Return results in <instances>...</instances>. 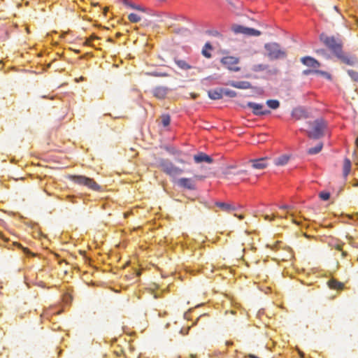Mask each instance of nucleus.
<instances>
[{"mask_svg":"<svg viewBox=\"0 0 358 358\" xmlns=\"http://www.w3.org/2000/svg\"><path fill=\"white\" fill-rule=\"evenodd\" d=\"M123 2L125 5L130 6L134 9L142 10V8L140 6H136L135 4L132 3L129 0H123Z\"/></svg>","mask_w":358,"mask_h":358,"instance_id":"nucleus-30","label":"nucleus"},{"mask_svg":"<svg viewBox=\"0 0 358 358\" xmlns=\"http://www.w3.org/2000/svg\"><path fill=\"white\" fill-rule=\"evenodd\" d=\"M268 57L272 59H282L285 56V51L282 50L278 43H268L265 45Z\"/></svg>","mask_w":358,"mask_h":358,"instance_id":"nucleus-5","label":"nucleus"},{"mask_svg":"<svg viewBox=\"0 0 358 358\" xmlns=\"http://www.w3.org/2000/svg\"><path fill=\"white\" fill-rule=\"evenodd\" d=\"M320 39L342 63L349 66L355 64L357 60V57L344 52L342 49V44L338 42L334 36L322 34L320 36Z\"/></svg>","mask_w":358,"mask_h":358,"instance_id":"nucleus-1","label":"nucleus"},{"mask_svg":"<svg viewBox=\"0 0 358 358\" xmlns=\"http://www.w3.org/2000/svg\"><path fill=\"white\" fill-rule=\"evenodd\" d=\"M229 85L238 89H250L252 87L251 84L247 81H231Z\"/></svg>","mask_w":358,"mask_h":358,"instance_id":"nucleus-14","label":"nucleus"},{"mask_svg":"<svg viewBox=\"0 0 358 358\" xmlns=\"http://www.w3.org/2000/svg\"><path fill=\"white\" fill-rule=\"evenodd\" d=\"M204 177L203 176L196 175L194 176L193 179L195 180H203Z\"/></svg>","mask_w":358,"mask_h":358,"instance_id":"nucleus-37","label":"nucleus"},{"mask_svg":"<svg viewBox=\"0 0 358 358\" xmlns=\"http://www.w3.org/2000/svg\"><path fill=\"white\" fill-rule=\"evenodd\" d=\"M317 69H307L303 71V74L304 76H315V73Z\"/></svg>","mask_w":358,"mask_h":358,"instance_id":"nucleus-29","label":"nucleus"},{"mask_svg":"<svg viewBox=\"0 0 358 358\" xmlns=\"http://www.w3.org/2000/svg\"><path fill=\"white\" fill-rule=\"evenodd\" d=\"M317 73H315V76L317 77H321L322 78L327 79V80H331V74L325 71H321L319 69H316Z\"/></svg>","mask_w":358,"mask_h":358,"instance_id":"nucleus-21","label":"nucleus"},{"mask_svg":"<svg viewBox=\"0 0 358 358\" xmlns=\"http://www.w3.org/2000/svg\"><path fill=\"white\" fill-rule=\"evenodd\" d=\"M280 208H281V209H290L291 207L289 206H287V205H283V206H280Z\"/></svg>","mask_w":358,"mask_h":358,"instance_id":"nucleus-40","label":"nucleus"},{"mask_svg":"<svg viewBox=\"0 0 358 358\" xmlns=\"http://www.w3.org/2000/svg\"><path fill=\"white\" fill-rule=\"evenodd\" d=\"M273 218H274V215L273 216V217H272V218H270V216H269V215H266L264 216V219H265L266 220H268V221H271V220H273Z\"/></svg>","mask_w":358,"mask_h":358,"instance_id":"nucleus-39","label":"nucleus"},{"mask_svg":"<svg viewBox=\"0 0 358 358\" xmlns=\"http://www.w3.org/2000/svg\"><path fill=\"white\" fill-rule=\"evenodd\" d=\"M173 18L176 20H187V18L184 15H174Z\"/></svg>","mask_w":358,"mask_h":358,"instance_id":"nucleus-35","label":"nucleus"},{"mask_svg":"<svg viewBox=\"0 0 358 358\" xmlns=\"http://www.w3.org/2000/svg\"><path fill=\"white\" fill-rule=\"evenodd\" d=\"M178 162L181 163V164H185V162L183 159H178Z\"/></svg>","mask_w":358,"mask_h":358,"instance_id":"nucleus-42","label":"nucleus"},{"mask_svg":"<svg viewBox=\"0 0 358 358\" xmlns=\"http://www.w3.org/2000/svg\"><path fill=\"white\" fill-rule=\"evenodd\" d=\"M191 358H195V356H194V355H191Z\"/></svg>","mask_w":358,"mask_h":358,"instance_id":"nucleus-51","label":"nucleus"},{"mask_svg":"<svg viewBox=\"0 0 358 358\" xmlns=\"http://www.w3.org/2000/svg\"><path fill=\"white\" fill-rule=\"evenodd\" d=\"M322 147H323V143H319L315 147L309 148L308 150V153L309 155L317 154L322 150Z\"/></svg>","mask_w":358,"mask_h":358,"instance_id":"nucleus-22","label":"nucleus"},{"mask_svg":"<svg viewBox=\"0 0 358 358\" xmlns=\"http://www.w3.org/2000/svg\"><path fill=\"white\" fill-rule=\"evenodd\" d=\"M222 94H223V96H229V97H235L236 96V92L233 91V90H229V89H224V88H222Z\"/></svg>","mask_w":358,"mask_h":358,"instance_id":"nucleus-27","label":"nucleus"},{"mask_svg":"<svg viewBox=\"0 0 358 358\" xmlns=\"http://www.w3.org/2000/svg\"><path fill=\"white\" fill-rule=\"evenodd\" d=\"M221 63L224 66L230 67L231 65L238 64L239 63V58L233 56H225L222 58Z\"/></svg>","mask_w":358,"mask_h":358,"instance_id":"nucleus-13","label":"nucleus"},{"mask_svg":"<svg viewBox=\"0 0 358 358\" xmlns=\"http://www.w3.org/2000/svg\"><path fill=\"white\" fill-rule=\"evenodd\" d=\"M331 289L341 290L344 288V284L336 279H331L327 282Z\"/></svg>","mask_w":358,"mask_h":358,"instance_id":"nucleus-17","label":"nucleus"},{"mask_svg":"<svg viewBox=\"0 0 358 358\" xmlns=\"http://www.w3.org/2000/svg\"><path fill=\"white\" fill-rule=\"evenodd\" d=\"M238 218H239L240 220H241V219H243V215H239V216H238Z\"/></svg>","mask_w":358,"mask_h":358,"instance_id":"nucleus-47","label":"nucleus"},{"mask_svg":"<svg viewBox=\"0 0 358 358\" xmlns=\"http://www.w3.org/2000/svg\"><path fill=\"white\" fill-rule=\"evenodd\" d=\"M215 205L225 212H229L231 210V206L226 203L217 202L215 203Z\"/></svg>","mask_w":358,"mask_h":358,"instance_id":"nucleus-24","label":"nucleus"},{"mask_svg":"<svg viewBox=\"0 0 358 358\" xmlns=\"http://www.w3.org/2000/svg\"><path fill=\"white\" fill-rule=\"evenodd\" d=\"M167 92V88L164 87H158L153 90V94L155 97L162 99L166 96Z\"/></svg>","mask_w":358,"mask_h":358,"instance_id":"nucleus-15","label":"nucleus"},{"mask_svg":"<svg viewBox=\"0 0 358 358\" xmlns=\"http://www.w3.org/2000/svg\"><path fill=\"white\" fill-rule=\"evenodd\" d=\"M247 357L248 358H259V357H257V356H255V355H254L252 354H249L248 355H247Z\"/></svg>","mask_w":358,"mask_h":358,"instance_id":"nucleus-41","label":"nucleus"},{"mask_svg":"<svg viewBox=\"0 0 358 358\" xmlns=\"http://www.w3.org/2000/svg\"><path fill=\"white\" fill-rule=\"evenodd\" d=\"M194 160L196 163L206 162L210 164L213 162V159L204 152H199L194 156Z\"/></svg>","mask_w":358,"mask_h":358,"instance_id":"nucleus-12","label":"nucleus"},{"mask_svg":"<svg viewBox=\"0 0 358 358\" xmlns=\"http://www.w3.org/2000/svg\"><path fill=\"white\" fill-rule=\"evenodd\" d=\"M292 116L296 120L308 118V114L306 111L302 108H294L292 111Z\"/></svg>","mask_w":358,"mask_h":358,"instance_id":"nucleus-11","label":"nucleus"},{"mask_svg":"<svg viewBox=\"0 0 358 358\" xmlns=\"http://www.w3.org/2000/svg\"><path fill=\"white\" fill-rule=\"evenodd\" d=\"M128 19L133 23H137L141 20V17L136 13H130L128 15Z\"/></svg>","mask_w":358,"mask_h":358,"instance_id":"nucleus-26","label":"nucleus"},{"mask_svg":"<svg viewBox=\"0 0 358 358\" xmlns=\"http://www.w3.org/2000/svg\"><path fill=\"white\" fill-rule=\"evenodd\" d=\"M233 69V70H234V71H238L240 69L236 68V69Z\"/></svg>","mask_w":358,"mask_h":358,"instance_id":"nucleus-48","label":"nucleus"},{"mask_svg":"<svg viewBox=\"0 0 358 358\" xmlns=\"http://www.w3.org/2000/svg\"><path fill=\"white\" fill-rule=\"evenodd\" d=\"M247 106L252 110V113L255 115H263L270 113L269 110H264V106L260 103L248 102Z\"/></svg>","mask_w":358,"mask_h":358,"instance_id":"nucleus-8","label":"nucleus"},{"mask_svg":"<svg viewBox=\"0 0 358 358\" xmlns=\"http://www.w3.org/2000/svg\"><path fill=\"white\" fill-rule=\"evenodd\" d=\"M308 124L310 127V130L307 131L309 138L318 139L324 135L327 122L323 119H317L313 122H309Z\"/></svg>","mask_w":358,"mask_h":358,"instance_id":"nucleus-4","label":"nucleus"},{"mask_svg":"<svg viewBox=\"0 0 358 358\" xmlns=\"http://www.w3.org/2000/svg\"><path fill=\"white\" fill-rule=\"evenodd\" d=\"M336 249H337L338 250H342V248H341V245H339L336 246Z\"/></svg>","mask_w":358,"mask_h":358,"instance_id":"nucleus-43","label":"nucleus"},{"mask_svg":"<svg viewBox=\"0 0 358 358\" xmlns=\"http://www.w3.org/2000/svg\"><path fill=\"white\" fill-rule=\"evenodd\" d=\"M356 143H357V145L358 146V138L356 140Z\"/></svg>","mask_w":358,"mask_h":358,"instance_id":"nucleus-52","label":"nucleus"},{"mask_svg":"<svg viewBox=\"0 0 358 358\" xmlns=\"http://www.w3.org/2000/svg\"><path fill=\"white\" fill-rule=\"evenodd\" d=\"M157 167L166 175L176 180V178L184 173V170L176 166L171 161L165 158H159L157 161Z\"/></svg>","mask_w":358,"mask_h":358,"instance_id":"nucleus-2","label":"nucleus"},{"mask_svg":"<svg viewBox=\"0 0 358 358\" xmlns=\"http://www.w3.org/2000/svg\"><path fill=\"white\" fill-rule=\"evenodd\" d=\"M162 124L164 127H167L170 124L171 117L169 115L164 114L161 116Z\"/></svg>","mask_w":358,"mask_h":358,"instance_id":"nucleus-25","label":"nucleus"},{"mask_svg":"<svg viewBox=\"0 0 358 358\" xmlns=\"http://www.w3.org/2000/svg\"><path fill=\"white\" fill-rule=\"evenodd\" d=\"M222 88L208 91V96L211 99L216 100L222 98Z\"/></svg>","mask_w":358,"mask_h":358,"instance_id":"nucleus-16","label":"nucleus"},{"mask_svg":"<svg viewBox=\"0 0 358 358\" xmlns=\"http://www.w3.org/2000/svg\"><path fill=\"white\" fill-rule=\"evenodd\" d=\"M192 98H193V99H196V97L197 96V95H196V94H192Z\"/></svg>","mask_w":358,"mask_h":358,"instance_id":"nucleus-45","label":"nucleus"},{"mask_svg":"<svg viewBox=\"0 0 358 358\" xmlns=\"http://www.w3.org/2000/svg\"><path fill=\"white\" fill-rule=\"evenodd\" d=\"M289 157L288 155H281V156L275 158L274 160V164L276 166H284L287 164V162H289Z\"/></svg>","mask_w":358,"mask_h":358,"instance_id":"nucleus-18","label":"nucleus"},{"mask_svg":"<svg viewBox=\"0 0 358 358\" xmlns=\"http://www.w3.org/2000/svg\"><path fill=\"white\" fill-rule=\"evenodd\" d=\"M166 150L173 155H176L178 152L176 150H174L173 149H169L168 148H166Z\"/></svg>","mask_w":358,"mask_h":358,"instance_id":"nucleus-38","label":"nucleus"},{"mask_svg":"<svg viewBox=\"0 0 358 358\" xmlns=\"http://www.w3.org/2000/svg\"><path fill=\"white\" fill-rule=\"evenodd\" d=\"M319 52H324V50H321Z\"/></svg>","mask_w":358,"mask_h":358,"instance_id":"nucleus-53","label":"nucleus"},{"mask_svg":"<svg viewBox=\"0 0 358 358\" xmlns=\"http://www.w3.org/2000/svg\"><path fill=\"white\" fill-rule=\"evenodd\" d=\"M113 67L117 68V67H118V65H117V64H114V65H113Z\"/></svg>","mask_w":358,"mask_h":358,"instance_id":"nucleus-50","label":"nucleus"},{"mask_svg":"<svg viewBox=\"0 0 358 358\" xmlns=\"http://www.w3.org/2000/svg\"><path fill=\"white\" fill-rule=\"evenodd\" d=\"M348 74L354 81L358 83V72L357 71H356L353 69H350L348 71Z\"/></svg>","mask_w":358,"mask_h":358,"instance_id":"nucleus-28","label":"nucleus"},{"mask_svg":"<svg viewBox=\"0 0 358 358\" xmlns=\"http://www.w3.org/2000/svg\"><path fill=\"white\" fill-rule=\"evenodd\" d=\"M266 104L267 106L272 108V109H277L279 106H280V103L278 100H275V99H269V100H267L266 101Z\"/></svg>","mask_w":358,"mask_h":358,"instance_id":"nucleus-23","label":"nucleus"},{"mask_svg":"<svg viewBox=\"0 0 358 358\" xmlns=\"http://www.w3.org/2000/svg\"><path fill=\"white\" fill-rule=\"evenodd\" d=\"M293 222H295L296 224H299H299H301V222H300L296 221V220H293Z\"/></svg>","mask_w":358,"mask_h":358,"instance_id":"nucleus-44","label":"nucleus"},{"mask_svg":"<svg viewBox=\"0 0 358 358\" xmlns=\"http://www.w3.org/2000/svg\"><path fill=\"white\" fill-rule=\"evenodd\" d=\"M68 178L74 183L87 187L92 191L99 192L101 190V187L94 179L85 176L69 175L68 176Z\"/></svg>","mask_w":358,"mask_h":358,"instance_id":"nucleus-3","label":"nucleus"},{"mask_svg":"<svg viewBox=\"0 0 358 358\" xmlns=\"http://www.w3.org/2000/svg\"><path fill=\"white\" fill-rule=\"evenodd\" d=\"M351 170V162L349 159L345 158L343 162V176L346 177Z\"/></svg>","mask_w":358,"mask_h":358,"instance_id":"nucleus-20","label":"nucleus"},{"mask_svg":"<svg viewBox=\"0 0 358 358\" xmlns=\"http://www.w3.org/2000/svg\"><path fill=\"white\" fill-rule=\"evenodd\" d=\"M342 255H343V256H345L346 255V252H343Z\"/></svg>","mask_w":358,"mask_h":358,"instance_id":"nucleus-49","label":"nucleus"},{"mask_svg":"<svg viewBox=\"0 0 358 358\" xmlns=\"http://www.w3.org/2000/svg\"><path fill=\"white\" fill-rule=\"evenodd\" d=\"M148 74L151 75V76H162V77L167 76H168L167 73H157L156 71H153L152 73H149Z\"/></svg>","mask_w":358,"mask_h":358,"instance_id":"nucleus-34","label":"nucleus"},{"mask_svg":"<svg viewBox=\"0 0 358 358\" xmlns=\"http://www.w3.org/2000/svg\"><path fill=\"white\" fill-rule=\"evenodd\" d=\"M301 63L307 67H320V62L310 56H306L301 58Z\"/></svg>","mask_w":358,"mask_h":358,"instance_id":"nucleus-10","label":"nucleus"},{"mask_svg":"<svg viewBox=\"0 0 358 358\" xmlns=\"http://www.w3.org/2000/svg\"><path fill=\"white\" fill-rule=\"evenodd\" d=\"M268 160L267 157L259 158L256 159L250 160V163L252 168L255 169H264L268 166Z\"/></svg>","mask_w":358,"mask_h":358,"instance_id":"nucleus-9","label":"nucleus"},{"mask_svg":"<svg viewBox=\"0 0 358 358\" xmlns=\"http://www.w3.org/2000/svg\"><path fill=\"white\" fill-rule=\"evenodd\" d=\"M175 183L180 187L189 190L196 189V183L192 178H181L175 180Z\"/></svg>","mask_w":358,"mask_h":358,"instance_id":"nucleus-7","label":"nucleus"},{"mask_svg":"<svg viewBox=\"0 0 358 358\" xmlns=\"http://www.w3.org/2000/svg\"><path fill=\"white\" fill-rule=\"evenodd\" d=\"M94 39H99V38L98 36H96L94 34H92L90 36V38L87 39V41H86V43L88 44L90 41H92V40Z\"/></svg>","mask_w":358,"mask_h":358,"instance_id":"nucleus-36","label":"nucleus"},{"mask_svg":"<svg viewBox=\"0 0 358 358\" xmlns=\"http://www.w3.org/2000/svg\"><path fill=\"white\" fill-rule=\"evenodd\" d=\"M206 33L210 36H215V37H220L221 36L220 33L215 29L212 30H208Z\"/></svg>","mask_w":358,"mask_h":358,"instance_id":"nucleus-32","label":"nucleus"},{"mask_svg":"<svg viewBox=\"0 0 358 358\" xmlns=\"http://www.w3.org/2000/svg\"><path fill=\"white\" fill-rule=\"evenodd\" d=\"M231 30L235 34H243L247 36H259L261 35L260 31L241 24H234L231 27Z\"/></svg>","mask_w":358,"mask_h":358,"instance_id":"nucleus-6","label":"nucleus"},{"mask_svg":"<svg viewBox=\"0 0 358 358\" xmlns=\"http://www.w3.org/2000/svg\"><path fill=\"white\" fill-rule=\"evenodd\" d=\"M255 67L261 68V67H264V66L262 64H259V65L256 66Z\"/></svg>","mask_w":358,"mask_h":358,"instance_id":"nucleus-46","label":"nucleus"},{"mask_svg":"<svg viewBox=\"0 0 358 358\" xmlns=\"http://www.w3.org/2000/svg\"><path fill=\"white\" fill-rule=\"evenodd\" d=\"M212 50H213V45H211V43L210 42H207V43H206V44L204 45V46L202 48V51H201L202 55L206 58H210V57H211V54H210V51Z\"/></svg>","mask_w":358,"mask_h":358,"instance_id":"nucleus-19","label":"nucleus"},{"mask_svg":"<svg viewBox=\"0 0 358 358\" xmlns=\"http://www.w3.org/2000/svg\"><path fill=\"white\" fill-rule=\"evenodd\" d=\"M319 196L322 200L327 201L330 197V194L327 192H321Z\"/></svg>","mask_w":358,"mask_h":358,"instance_id":"nucleus-31","label":"nucleus"},{"mask_svg":"<svg viewBox=\"0 0 358 358\" xmlns=\"http://www.w3.org/2000/svg\"><path fill=\"white\" fill-rule=\"evenodd\" d=\"M176 64L178 67H192L190 65L187 64L185 61L182 60H176Z\"/></svg>","mask_w":358,"mask_h":358,"instance_id":"nucleus-33","label":"nucleus"}]
</instances>
